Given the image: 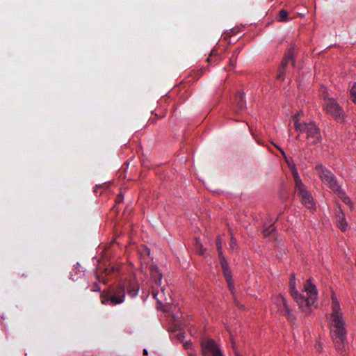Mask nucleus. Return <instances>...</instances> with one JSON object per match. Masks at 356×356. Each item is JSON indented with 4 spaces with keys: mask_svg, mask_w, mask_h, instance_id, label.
Returning <instances> with one entry per match:
<instances>
[{
    "mask_svg": "<svg viewBox=\"0 0 356 356\" xmlns=\"http://www.w3.org/2000/svg\"><path fill=\"white\" fill-rule=\"evenodd\" d=\"M331 334L334 346L343 354L346 352L348 343L345 318L339 302L334 293L332 294V312L330 314Z\"/></svg>",
    "mask_w": 356,
    "mask_h": 356,
    "instance_id": "obj_1",
    "label": "nucleus"
},
{
    "mask_svg": "<svg viewBox=\"0 0 356 356\" xmlns=\"http://www.w3.org/2000/svg\"><path fill=\"white\" fill-rule=\"evenodd\" d=\"M318 293L316 286L309 279L304 284L302 293H295L293 297L299 308L306 314H309L312 308H316L315 302L317 300Z\"/></svg>",
    "mask_w": 356,
    "mask_h": 356,
    "instance_id": "obj_2",
    "label": "nucleus"
},
{
    "mask_svg": "<svg viewBox=\"0 0 356 356\" xmlns=\"http://www.w3.org/2000/svg\"><path fill=\"white\" fill-rule=\"evenodd\" d=\"M303 113L302 111L294 115L293 119L296 131L300 133H305L306 138L309 143L316 144L321 140L319 128L313 122H301L300 120Z\"/></svg>",
    "mask_w": 356,
    "mask_h": 356,
    "instance_id": "obj_3",
    "label": "nucleus"
},
{
    "mask_svg": "<svg viewBox=\"0 0 356 356\" xmlns=\"http://www.w3.org/2000/svg\"><path fill=\"white\" fill-rule=\"evenodd\" d=\"M161 292L163 295L160 296V300H157V309H160L162 312L167 313L165 317L170 324L169 331L176 332L179 330L181 327V318L169 312L171 309L170 304L172 303L170 293L168 291L167 296H165L163 289H161Z\"/></svg>",
    "mask_w": 356,
    "mask_h": 356,
    "instance_id": "obj_4",
    "label": "nucleus"
},
{
    "mask_svg": "<svg viewBox=\"0 0 356 356\" xmlns=\"http://www.w3.org/2000/svg\"><path fill=\"white\" fill-rule=\"evenodd\" d=\"M316 170L323 183L327 185L334 193H337L344 203L350 205V208H353L351 200L346 195V193L341 189V186H339L335 177L331 172L323 168L321 165H317Z\"/></svg>",
    "mask_w": 356,
    "mask_h": 356,
    "instance_id": "obj_5",
    "label": "nucleus"
},
{
    "mask_svg": "<svg viewBox=\"0 0 356 356\" xmlns=\"http://www.w3.org/2000/svg\"><path fill=\"white\" fill-rule=\"evenodd\" d=\"M321 96L324 100L323 108L325 111L339 122H344L346 114L335 99L330 97L327 89L322 87L320 90Z\"/></svg>",
    "mask_w": 356,
    "mask_h": 356,
    "instance_id": "obj_6",
    "label": "nucleus"
},
{
    "mask_svg": "<svg viewBox=\"0 0 356 356\" xmlns=\"http://www.w3.org/2000/svg\"><path fill=\"white\" fill-rule=\"evenodd\" d=\"M293 179L295 182V191L300 197L302 204L307 209L315 208V203L312 194L308 191L307 187L302 183L298 175V171L293 170Z\"/></svg>",
    "mask_w": 356,
    "mask_h": 356,
    "instance_id": "obj_7",
    "label": "nucleus"
},
{
    "mask_svg": "<svg viewBox=\"0 0 356 356\" xmlns=\"http://www.w3.org/2000/svg\"><path fill=\"white\" fill-rule=\"evenodd\" d=\"M203 356H220L222 354L219 345L211 338H204L200 341Z\"/></svg>",
    "mask_w": 356,
    "mask_h": 356,
    "instance_id": "obj_8",
    "label": "nucleus"
},
{
    "mask_svg": "<svg viewBox=\"0 0 356 356\" xmlns=\"http://www.w3.org/2000/svg\"><path fill=\"white\" fill-rule=\"evenodd\" d=\"M275 303L277 306L278 312L289 321L294 322L296 316L289 307L286 298L281 294L275 297Z\"/></svg>",
    "mask_w": 356,
    "mask_h": 356,
    "instance_id": "obj_9",
    "label": "nucleus"
},
{
    "mask_svg": "<svg viewBox=\"0 0 356 356\" xmlns=\"http://www.w3.org/2000/svg\"><path fill=\"white\" fill-rule=\"evenodd\" d=\"M125 297L124 287L122 285H119L109 298L102 297V302L106 304L108 301H110L111 305H118L122 303Z\"/></svg>",
    "mask_w": 356,
    "mask_h": 356,
    "instance_id": "obj_10",
    "label": "nucleus"
},
{
    "mask_svg": "<svg viewBox=\"0 0 356 356\" xmlns=\"http://www.w3.org/2000/svg\"><path fill=\"white\" fill-rule=\"evenodd\" d=\"M219 260L222 269L223 275L228 285V288L229 291L232 292V293L234 294L235 291L234 282L232 278V273L229 268V264L225 257H222L221 259Z\"/></svg>",
    "mask_w": 356,
    "mask_h": 356,
    "instance_id": "obj_11",
    "label": "nucleus"
},
{
    "mask_svg": "<svg viewBox=\"0 0 356 356\" xmlns=\"http://www.w3.org/2000/svg\"><path fill=\"white\" fill-rule=\"evenodd\" d=\"M337 217L339 218V220H337V227L342 232L346 231L348 227V222H346L345 215L342 210L341 209V208H339V213L337 214Z\"/></svg>",
    "mask_w": 356,
    "mask_h": 356,
    "instance_id": "obj_12",
    "label": "nucleus"
},
{
    "mask_svg": "<svg viewBox=\"0 0 356 356\" xmlns=\"http://www.w3.org/2000/svg\"><path fill=\"white\" fill-rule=\"evenodd\" d=\"M289 288H290V293L292 297L295 296V293L297 294L298 291L296 289V280L294 275L291 276V278L289 282Z\"/></svg>",
    "mask_w": 356,
    "mask_h": 356,
    "instance_id": "obj_13",
    "label": "nucleus"
},
{
    "mask_svg": "<svg viewBox=\"0 0 356 356\" xmlns=\"http://www.w3.org/2000/svg\"><path fill=\"white\" fill-rule=\"evenodd\" d=\"M216 245H217V250H218V252L219 259H221L222 257H225L222 253V238L220 236L217 237Z\"/></svg>",
    "mask_w": 356,
    "mask_h": 356,
    "instance_id": "obj_14",
    "label": "nucleus"
},
{
    "mask_svg": "<svg viewBox=\"0 0 356 356\" xmlns=\"http://www.w3.org/2000/svg\"><path fill=\"white\" fill-rule=\"evenodd\" d=\"M195 248L199 254H204L206 249L203 248L202 244L201 243L200 239L197 238H195Z\"/></svg>",
    "mask_w": 356,
    "mask_h": 356,
    "instance_id": "obj_15",
    "label": "nucleus"
},
{
    "mask_svg": "<svg viewBox=\"0 0 356 356\" xmlns=\"http://www.w3.org/2000/svg\"><path fill=\"white\" fill-rule=\"evenodd\" d=\"M284 158H285L286 163H287L289 167L291 168V173L293 175V170L297 171V169L296 168V165H295V163H294V162L293 161L292 157H284Z\"/></svg>",
    "mask_w": 356,
    "mask_h": 356,
    "instance_id": "obj_16",
    "label": "nucleus"
},
{
    "mask_svg": "<svg viewBox=\"0 0 356 356\" xmlns=\"http://www.w3.org/2000/svg\"><path fill=\"white\" fill-rule=\"evenodd\" d=\"M289 63H291V65H294V61H293V57L291 55L286 56L283 59V60L282 62V65H281L282 68L284 67V66L287 65Z\"/></svg>",
    "mask_w": 356,
    "mask_h": 356,
    "instance_id": "obj_17",
    "label": "nucleus"
},
{
    "mask_svg": "<svg viewBox=\"0 0 356 356\" xmlns=\"http://www.w3.org/2000/svg\"><path fill=\"white\" fill-rule=\"evenodd\" d=\"M278 19L281 22L286 21L288 19V13L284 10H280L278 15Z\"/></svg>",
    "mask_w": 356,
    "mask_h": 356,
    "instance_id": "obj_18",
    "label": "nucleus"
},
{
    "mask_svg": "<svg viewBox=\"0 0 356 356\" xmlns=\"http://www.w3.org/2000/svg\"><path fill=\"white\" fill-rule=\"evenodd\" d=\"M229 232H230V248L234 250L237 248V242H236V239L234 237V235L231 230H229Z\"/></svg>",
    "mask_w": 356,
    "mask_h": 356,
    "instance_id": "obj_19",
    "label": "nucleus"
},
{
    "mask_svg": "<svg viewBox=\"0 0 356 356\" xmlns=\"http://www.w3.org/2000/svg\"><path fill=\"white\" fill-rule=\"evenodd\" d=\"M350 97L352 101L356 104V83H354L350 90Z\"/></svg>",
    "mask_w": 356,
    "mask_h": 356,
    "instance_id": "obj_20",
    "label": "nucleus"
},
{
    "mask_svg": "<svg viewBox=\"0 0 356 356\" xmlns=\"http://www.w3.org/2000/svg\"><path fill=\"white\" fill-rule=\"evenodd\" d=\"M275 228L273 225H270L268 228L264 230V234L265 236L270 235L271 233L275 232Z\"/></svg>",
    "mask_w": 356,
    "mask_h": 356,
    "instance_id": "obj_21",
    "label": "nucleus"
},
{
    "mask_svg": "<svg viewBox=\"0 0 356 356\" xmlns=\"http://www.w3.org/2000/svg\"><path fill=\"white\" fill-rule=\"evenodd\" d=\"M175 337L177 339L178 341L180 343L184 342V333L182 332H179V333L176 334Z\"/></svg>",
    "mask_w": 356,
    "mask_h": 356,
    "instance_id": "obj_22",
    "label": "nucleus"
},
{
    "mask_svg": "<svg viewBox=\"0 0 356 356\" xmlns=\"http://www.w3.org/2000/svg\"><path fill=\"white\" fill-rule=\"evenodd\" d=\"M184 348L186 350H189L192 348L193 344L190 341H185L183 343Z\"/></svg>",
    "mask_w": 356,
    "mask_h": 356,
    "instance_id": "obj_23",
    "label": "nucleus"
},
{
    "mask_svg": "<svg viewBox=\"0 0 356 356\" xmlns=\"http://www.w3.org/2000/svg\"><path fill=\"white\" fill-rule=\"evenodd\" d=\"M234 303H235L236 306V307H238V308L242 309H243V310H245V308L244 305H241V304L239 302V301H238V300L235 297L234 298Z\"/></svg>",
    "mask_w": 356,
    "mask_h": 356,
    "instance_id": "obj_24",
    "label": "nucleus"
},
{
    "mask_svg": "<svg viewBox=\"0 0 356 356\" xmlns=\"http://www.w3.org/2000/svg\"><path fill=\"white\" fill-rule=\"evenodd\" d=\"M122 200H123V196H122V194H119V195L117 196V197H116V200H115V201H116V202L120 203V202H121L122 201Z\"/></svg>",
    "mask_w": 356,
    "mask_h": 356,
    "instance_id": "obj_25",
    "label": "nucleus"
},
{
    "mask_svg": "<svg viewBox=\"0 0 356 356\" xmlns=\"http://www.w3.org/2000/svg\"><path fill=\"white\" fill-rule=\"evenodd\" d=\"M316 348L317 349L318 352V353H321V350H322V344L321 343H318L316 346Z\"/></svg>",
    "mask_w": 356,
    "mask_h": 356,
    "instance_id": "obj_26",
    "label": "nucleus"
},
{
    "mask_svg": "<svg viewBox=\"0 0 356 356\" xmlns=\"http://www.w3.org/2000/svg\"><path fill=\"white\" fill-rule=\"evenodd\" d=\"M234 349V353H235V355L236 356H242L234 348V346H233Z\"/></svg>",
    "mask_w": 356,
    "mask_h": 356,
    "instance_id": "obj_27",
    "label": "nucleus"
},
{
    "mask_svg": "<svg viewBox=\"0 0 356 356\" xmlns=\"http://www.w3.org/2000/svg\"><path fill=\"white\" fill-rule=\"evenodd\" d=\"M277 148H278V149H279V150H280V153H281L283 156H284L285 152H284V150H283L282 148L278 147H277Z\"/></svg>",
    "mask_w": 356,
    "mask_h": 356,
    "instance_id": "obj_28",
    "label": "nucleus"
},
{
    "mask_svg": "<svg viewBox=\"0 0 356 356\" xmlns=\"http://www.w3.org/2000/svg\"><path fill=\"white\" fill-rule=\"evenodd\" d=\"M305 154H316V152L314 150H311V152H304Z\"/></svg>",
    "mask_w": 356,
    "mask_h": 356,
    "instance_id": "obj_29",
    "label": "nucleus"
},
{
    "mask_svg": "<svg viewBox=\"0 0 356 356\" xmlns=\"http://www.w3.org/2000/svg\"><path fill=\"white\" fill-rule=\"evenodd\" d=\"M153 298H156V292L152 291V293Z\"/></svg>",
    "mask_w": 356,
    "mask_h": 356,
    "instance_id": "obj_30",
    "label": "nucleus"
},
{
    "mask_svg": "<svg viewBox=\"0 0 356 356\" xmlns=\"http://www.w3.org/2000/svg\"><path fill=\"white\" fill-rule=\"evenodd\" d=\"M143 353H144L145 355H147V351L145 349L143 350Z\"/></svg>",
    "mask_w": 356,
    "mask_h": 356,
    "instance_id": "obj_31",
    "label": "nucleus"
},
{
    "mask_svg": "<svg viewBox=\"0 0 356 356\" xmlns=\"http://www.w3.org/2000/svg\"><path fill=\"white\" fill-rule=\"evenodd\" d=\"M214 54V51H212L211 53V55H213Z\"/></svg>",
    "mask_w": 356,
    "mask_h": 356,
    "instance_id": "obj_32",
    "label": "nucleus"
},
{
    "mask_svg": "<svg viewBox=\"0 0 356 356\" xmlns=\"http://www.w3.org/2000/svg\"><path fill=\"white\" fill-rule=\"evenodd\" d=\"M243 106V102H241V106L242 107Z\"/></svg>",
    "mask_w": 356,
    "mask_h": 356,
    "instance_id": "obj_33",
    "label": "nucleus"
}]
</instances>
